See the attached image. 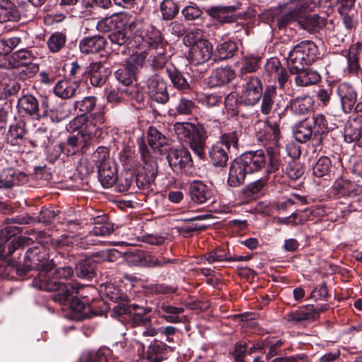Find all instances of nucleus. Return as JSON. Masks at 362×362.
<instances>
[{"label": "nucleus", "instance_id": "obj_1", "mask_svg": "<svg viewBox=\"0 0 362 362\" xmlns=\"http://www.w3.org/2000/svg\"><path fill=\"white\" fill-rule=\"evenodd\" d=\"M144 41L152 52L150 54V65L153 70H160L172 64H169L170 55L168 54L167 49L169 47L161 33L156 29L148 31L144 37Z\"/></svg>", "mask_w": 362, "mask_h": 362}, {"label": "nucleus", "instance_id": "obj_22", "mask_svg": "<svg viewBox=\"0 0 362 362\" xmlns=\"http://www.w3.org/2000/svg\"><path fill=\"white\" fill-rule=\"evenodd\" d=\"M191 199L196 204H202L209 200L212 195L209 187L202 181H194L189 187Z\"/></svg>", "mask_w": 362, "mask_h": 362}, {"label": "nucleus", "instance_id": "obj_38", "mask_svg": "<svg viewBox=\"0 0 362 362\" xmlns=\"http://www.w3.org/2000/svg\"><path fill=\"white\" fill-rule=\"evenodd\" d=\"M298 24L305 30L310 33L315 32L320 28V18L316 14L307 16L303 19L299 18Z\"/></svg>", "mask_w": 362, "mask_h": 362}, {"label": "nucleus", "instance_id": "obj_40", "mask_svg": "<svg viewBox=\"0 0 362 362\" xmlns=\"http://www.w3.org/2000/svg\"><path fill=\"white\" fill-rule=\"evenodd\" d=\"M51 136L50 132L45 126H41L37 128L33 134V143L35 146L41 147L47 146L49 143V137Z\"/></svg>", "mask_w": 362, "mask_h": 362}, {"label": "nucleus", "instance_id": "obj_19", "mask_svg": "<svg viewBox=\"0 0 362 362\" xmlns=\"http://www.w3.org/2000/svg\"><path fill=\"white\" fill-rule=\"evenodd\" d=\"M332 188L333 193L339 197L356 198L362 194V188L359 185L343 178L337 179Z\"/></svg>", "mask_w": 362, "mask_h": 362}, {"label": "nucleus", "instance_id": "obj_35", "mask_svg": "<svg viewBox=\"0 0 362 362\" xmlns=\"http://www.w3.org/2000/svg\"><path fill=\"white\" fill-rule=\"evenodd\" d=\"M147 56L148 53L145 51L140 53L132 54L129 58H127L126 61V66L132 70V72L136 74L138 70L144 66Z\"/></svg>", "mask_w": 362, "mask_h": 362}, {"label": "nucleus", "instance_id": "obj_56", "mask_svg": "<svg viewBox=\"0 0 362 362\" xmlns=\"http://www.w3.org/2000/svg\"><path fill=\"white\" fill-rule=\"evenodd\" d=\"M206 258L209 263L230 261L231 259L230 257H227L225 251L221 249H217L210 252L206 255Z\"/></svg>", "mask_w": 362, "mask_h": 362}, {"label": "nucleus", "instance_id": "obj_51", "mask_svg": "<svg viewBox=\"0 0 362 362\" xmlns=\"http://www.w3.org/2000/svg\"><path fill=\"white\" fill-rule=\"evenodd\" d=\"M71 82H69L66 80H62L58 81L54 87L53 90H57L58 89H63V90H76V89H84L86 82L83 81H73L72 83L73 85H68Z\"/></svg>", "mask_w": 362, "mask_h": 362}, {"label": "nucleus", "instance_id": "obj_61", "mask_svg": "<svg viewBox=\"0 0 362 362\" xmlns=\"http://www.w3.org/2000/svg\"><path fill=\"white\" fill-rule=\"evenodd\" d=\"M87 117L85 115H81L73 119L68 124L66 128L69 131L75 132L78 131V134L81 132V129H83L84 124H86V122L87 120Z\"/></svg>", "mask_w": 362, "mask_h": 362}, {"label": "nucleus", "instance_id": "obj_37", "mask_svg": "<svg viewBox=\"0 0 362 362\" xmlns=\"http://www.w3.org/2000/svg\"><path fill=\"white\" fill-rule=\"evenodd\" d=\"M313 103L314 100L308 95L298 97L292 103V108L297 113L304 114L312 108Z\"/></svg>", "mask_w": 362, "mask_h": 362}, {"label": "nucleus", "instance_id": "obj_2", "mask_svg": "<svg viewBox=\"0 0 362 362\" xmlns=\"http://www.w3.org/2000/svg\"><path fill=\"white\" fill-rule=\"evenodd\" d=\"M315 6L311 0H292L272 11V21L279 28L284 27L291 22H298L303 13L313 10Z\"/></svg>", "mask_w": 362, "mask_h": 362}, {"label": "nucleus", "instance_id": "obj_8", "mask_svg": "<svg viewBox=\"0 0 362 362\" xmlns=\"http://www.w3.org/2000/svg\"><path fill=\"white\" fill-rule=\"evenodd\" d=\"M46 256V252L41 246L29 248L25 256L24 265L16 267L17 274L24 275L31 269H35L38 271L45 268V267H49L52 262L49 261Z\"/></svg>", "mask_w": 362, "mask_h": 362}, {"label": "nucleus", "instance_id": "obj_28", "mask_svg": "<svg viewBox=\"0 0 362 362\" xmlns=\"http://www.w3.org/2000/svg\"><path fill=\"white\" fill-rule=\"evenodd\" d=\"M166 72L175 88L180 90L193 88L182 74L173 64L167 66Z\"/></svg>", "mask_w": 362, "mask_h": 362}, {"label": "nucleus", "instance_id": "obj_27", "mask_svg": "<svg viewBox=\"0 0 362 362\" xmlns=\"http://www.w3.org/2000/svg\"><path fill=\"white\" fill-rule=\"evenodd\" d=\"M291 74H297L295 81L298 86H308L315 84L320 80V75L314 71L308 70L303 67V70H290Z\"/></svg>", "mask_w": 362, "mask_h": 362}, {"label": "nucleus", "instance_id": "obj_42", "mask_svg": "<svg viewBox=\"0 0 362 362\" xmlns=\"http://www.w3.org/2000/svg\"><path fill=\"white\" fill-rule=\"evenodd\" d=\"M331 166V160L328 157H320L313 167V174L317 177H323L328 174Z\"/></svg>", "mask_w": 362, "mask_h": 362}, {"label": "nucleus", "instance_id": "obj_21", "mask_svg": "<svg viewBox=\"0 0 362 362\" xmlns=\"http://www.w3.org/2000/svg\"><path fill=\"white\" fill-rule=\"evenodd\" d=\"M158 312L160 317L169 323L182 322L181 315L184 313V308L170 305L168 302H162L158 304Z\"/></svg>", "mask_w": 362, "mask_h": 362}, {"label": "nucleus", "instance_id": "obj_3", "mask_svg": "<svg viewBox=\"0 0 362 362\" xmlns=\"http://www.w3.org/2000/svg\"><path fill=\"white\" fill-rule=\"evenodd\" d=\"M317 54V47L310 40L297 44L290 52L287 58L289 70H303V67L315 62Z\"/></svg>", "mask_w": 362, "mask_h": 362}, {"label": "nucleus", "instance_id": "obj_6", "mask_svg": "<svg viewBox=\"0 0 362 362\" xmlns=\"http://www.w3.org/2000/svg\"><path fill=\"white\" fill-rule=\"evenodd\" d=\"M19 232L20 228L12 225L6 226L0 230V257L2 259L6 260L17 249L33 243L31 238L25 236L14 238L8 243V240Z\"/></svg>", "mask_w": 362, "mask_h": 362}, {"label": "nucleus", "instance_id": "obj_34", "mask_svg": "<svg viewBox=\"0 0 362 362\" xmlns=\"http://www.w3.org/2000/svg\"><path fill=\"white\" fill-rule=\"evenodd\" d=\"M162 18L165 21L173 20L179 12V6L174 0H163L160 5Z\"/></svg>", "mask_w": 362, "mask_h": 362}, {"label": "nucleus", "instance_id": "obj_20", "mask_svg": "<svg viewBox=\"0 0 362 362\" xmlns=\"http://www.w3.org/2000/svg\"><path fill=\"white\" fill-rule=\"evenodd\" d=\"M173 351V348L166 345L165 343L155 340L148 346L144 356L138 362H160L163 360V355L168 350Z\"/></svg>", "mask_w": 362, "mask_h": 362}, {"label": "nucleus", "instance_id": "obj_10", "mask_svg": "<svg viewBox=\"0 0 362 362\" xmlns=\"http://www.w3.org/2000/svg\"><path fill=\"white\" fill-rule=\"evenodd\" d=\"M265 70L271 81L276 82L273 86L276 89H289L291 81L288 80L287 71L282 67L281 62L276 58H272L267 61Z\"/></svg>", "mask_w": 362, "mask_h": 362}, {"label": "nucleus", "instance_id": "obj_58", "mask_svg": "<svg viewBox=\"0 0 362 362\" xmlns=\"http://www.w3.org/2000/svg\"><path fill=\"white\" fill-rule=\"evenodd\" d=\"M148 88L151 90H167L164 80L158 75H155L148 80Z\"/></svg>", "mask_w": 362, "mask_h": 362}, {"label": "nucleus", "instance_id": "obj_32", "mask_svg": "<svg viewBox=\"0 0 362 362\" xmlns=\"http://www.w3.org/2000/svg\"><path fill=\"white\" fill-rule=\"evenodd\" d=\"M120 23H122L120 16L112 14L100 20L97 23L96 28L100 32L107 33L118 28Z\"/></svg>", "mask_w": 362, "mask_h": 362}, {"label": "nucleus", "instance_id": "obj_43", "mask_svg": "<svg viewBox=\"0 0 362 362\" xmlns=\"http://www.w3.org/2000/svg\"><path fill=\"white\" fill-rule=\"evenodd\" d=\"M19 105L29 114H33L38 110V103L37 99L30 94H27L18 100Z\"/></svg>", "mask_w": 362, "mask_h": 362}, {"label": "nucleus", "instance_id": "obj_53", "mask_svg": "<svg viewBox=\"0 0 362 362\" xmlns=\"http://www.w3.org/2000/svg\"><path fill=\"white\" fill-rule=\"evenodd\" d=\"M76 273L80 278L90 279L95 276V269L90 263L84 262L77 267Z\"/></svg>", "mask_w": 362, "mask_h": 362}, {"label": "nucleus", "instance_id": "obj_7", "mask_svg": "<svg viewBox=\"0 0 362 362\" xmlns=\"http://www.w3.org/2000/svg\"><path fill=\"white\" fill-rule=\"evenodd\" d=\"M238 142L237 132L223 134L220 140L214 144L209 151L212 164L216 167H226L228 160L230 146L238 148Z\"/></svg>", "mask_w": 362, "mask_h": 362}, {"label": "nucleus", "instance_id": "obj_23", "mask_svg": "<svg viewBox=\"0 0 362 362\" xmlns=\"http://www.w3.org/2000/svg\"><path fill=\"white\" fill-rule=\"evenodd\" d=\"M21 18L17 6L11 0H0V23L16 22Z\"/></svg>", "mask_w": 362, "mask_h": 362}, {"label": "nucleus", "instance_id": "obj_41", "mask_svg": "<svg viewBox=\"0 0 362 362\" xmlns=\"http://www.w3.org/2000/svg\"><path fill=\"white\" fill-rule=\"evenodd\" d=\"M237 50V45L233 41H227L217 47V55L220 59H226L232 57Z\"/></svg>", "mask_w": 362, "mask_h": 362}, {"label": "nucleus", "instance_id": "obj_60", "mask_svg": "<svg viewBox=\"0 0 362 362\" xmlns=\"http://www.w3.org/2000/svg\"><path fill=\"white\" fill-rule=\"evenodd\" d=\"M182 14L186 21H193L199 18L202 11L195 6H187L182 10Z\"/></svg>", "mask_w": 362, "mask_h": 362}, {"label": "nucleus", "instance_id": "obj_9", "mask_svg": "<svg viewBox=\"0 0 362 362\" xmlns=\"http://www.w3.org/2000/svg\"><path fill=\"white\" fill-rule=\"evenodd\" d=\"M34 60L35 57L32 52L25 49L12 53L8 59L11 68H23L22 73L29 78L39 71V66Z\"/></svg>", "mask_w": 362, "mask_h": 362}, {"label": "nucleus", "instance_id": "obj_13", "mask_svg": "<svg viewBox=\"0 0 362 362\" xmlns=\"http://www.w3.org/2000/svg\"><path fill=\"white\" fill-rule=\"evenodd\" d=\"M52 269L53 263L50 264L49 267H45L38 270V276L34 280L35 286L46 291H56L60 289L63 291L66 284H62L54 277Z\"/></svg>", "mask_w": 362, "mask_h": 362}, {"label": "nucleus", "instance_id": "obj_29", "mask_svg": "<svg viewBox=\"0 0 362 362\" xmlns=\"http://www.w3.org/2000/svg\"><path fill=\"white\" fill-rule=\"evenodd\" d=\"M295 139L300 142L308 141L313 135L312 122L308 119H305L297 124L293 130Z\"/></svg>", "mask_w": 362, "mask_h": 362}, {"label": "nucleus", "instance_id": "obj_31", "mask_svg": "<svg viewBox=\"0 0 362 362\" xmlns=\"http://www.w3.org/2000/svg\"><path fill=\"white\" fill-rule=\"evenodd\" d=\"M21 177H25V175L16 173L11 168L4 170L0 174V189L10 188L15 185H18V180Z\"/></svg>", "mask_w": 362, "mask_h": 362}, {"label": "nucleus", "instance_id": "obj_63", "mask_svg": "<svg viewBox=\"0 0 362 362\" xmlns=\"http://www.w3.org/2000/svg\"><path fill=\"white\" fill-rule=\"evenodd\" d=\"M216 71L223 86L229 83L232 79L235 78V73L230 68L221 67L220 69H217Z\"/></svg>", "mask_w": 362, "mask_h": 362}, {"label": "nucleus", "instance_id": "obj_24", "mask_svg": "<svg viewBox=\"0 0 362 362\" xmlns=\"http://www.w3.org/2000/svg\"><path fill=\"white\" fill-rule=\"evenodd\" d=\"M238 8L235 6H217L210 7L206 10V13L214 18H216L221 23H230L235 21L232 14Z\"/></svg>", "mask_w": 362, "mask_h": 362}, {"label": "nucleus", "instance_id": "obj_14", "mask_svg": "<svg viewBox=\"0 0 362 362\" xmlns=\"http://www.w3.org/2000/svg\"><path fill=\"white\" fill-rule=\"evenodd\" d=\"M167 158L170 166L175 172L192 165L191 154L185 148H170Z\"/></svg>", "mask_w": 362, "mask_h": 362}, {"label": "nucleus", "instance_id": "obj_36", "mask_svg": "<svg viewBox=\"0 0 362 362\" xmlns=\"http://www.w3.org/2000/svg\"><path fill=\"white\" fill-rule=\"evenodd\" d=\"M66 36L65 34L59 32L52 33L47 40L49 49L56 53L59 52L65 45Z\"/></svg>", "mask_w": 362, "mask_h": 362}, {"label": "nucleus", "instance_id": "obj_64", "mask_svg": "<svg viewBox=\"0 0 362 362\" xmlns=\"http://www.w3.org/2000/svg\"><path fill=\"white\" fill-rule=\"evenodd\" d=\"M58 245L59 246H68V245H79L83 247V242L80 241L79 238L69 235H62L61 238L58 240Z\"/></svg>", "mask_w": 362, "mask_h": 362}, {"label": "nucleus", "instance_id": "obj_62", "mask_svg": "<svg viewBox=\"0 0 362 362\" xmlns=\"http://www.w3.org/2000/svg\"><path fill=\"white\" fill-rule=\"evenodd\" d=\"M54 277L59 281L62 279H66L71 277L74 274V270L70 267H60L52 269Z\"/></svg>", "mask_w": 362, "mask_h": 362}, {"label": "nucleus", "instance_id": "obj_16", "mask_svg": "<svg viewBox=\"0 0 362 362\" xmlns=\"http://www.w3.org/2000/svg\"><path fill=\"white\" fill-rule=\"evenodd\" d=\"M129 324L138 337H155L158 334V329L152 326L151 317L149 316H132Z\"/></svg>", "mask_w": 362, "mask_h": 362}, {"label": "nucleus", "instance_id": "obj_46", "mask_svg": "<svg viewBox=\"0 0 362 362\" xmlns=\"http://www.w3.org/2000/svg\"><path fill=\"white\" fill-rule=\"evenodd\" d=\"M313 317V314L304 310H298L288 313L285 317L288 322L298 323L309 320Z\"/></svg>", "mask_w": 362, "mask_h": 362}, {"label": "nucleus", "instance_id": "obj_11", "mask_svg": "<svg viewBox=\"0 0 362 362\" xmlns=\"http://www.w3.org/2000/svg\"><path fill=\"white\" fill-rule=\"evenodd\" d=\"M128 262L138 267H163L168 264L173 263L174 260L163 257H158L142 252H132L127 255Z\"/></svg>", "mask_w": 362, "mask_h": 362}, {"label": "nucleus", "instance_id": "obj_30", "mask_svg": "<svg viewBox=\"0 0 362 362\" xmlns=\"http://www.w3.org/2000/svg\"><path fill=\"white\" fill-rule=\"evenodd\" d=\"M95 226L89 232L88 236H107L113 232L112 223L105 221V217L98 216L95 219Z\"/></svg>", "mask_w": 362, "mask_h": 362}, {"label": "nucleus", "instance_id": "obj_26", "mask_svg": "<svg viewBox=\"0 0 362 362\" xmlns=\"http://www.w3.org/2000/svg\"><path fill=\"white\" fill-rule=\"evenodd\" d=\"M157 175V165L156 162H151L150 166H144L136 177V182L139 188L148 187L155 180Z\"/></svg>", "mask_w": 362, "mask_h": 362}, {"label": "nucleus", "instance_id": "obj_52", "mask_svg": "<svg viewBox=\"0 0 362 362\" xmlns=\"http://www.w3.org/2000/svg\"><path fill=\"white\" fill-rule=\"evenodd\" d=\"M81 362H107V357L102 350L84 352Z\"/></svg>", "mask_w": 362, "mask_h": 362}, {"label": "nucleus", "instance_id": "obj_18", "mask_svg": "<svg viewBox=\"0 0 362 362\" xmlns=\"http://www.w3.org/2000/svg\"><path fill=\"white\" fill-rule=\"evenodd\" d=\"M98 177L103 187H111L117 180L116 163L114 160H108L102 165H98Z\"/></svg>", "mask_w": 362, "mask_h": 362}, {"label": "nucleus", "instance_id": "obj_33", "mask_svg": "<svg viewBox=\"0 0 362 362\" xmlns=\"http://www.w3.org/2000/svg\"><path fill=\"white\" fill-rule=\"evenodd\" d=\"M148 142L153 150H158L167 144L168 139L156 128L150 127L148 131Z\"/></svg>", "mask_w": 362, "mask_h": 362}, {"label": "nucleus", "instance_id": "obj_50", "mask_svg": "<svg viewBox=\"0 0 362 362\" xmlns=\"http://www.w3.org/2000/svg\"><path fill=\"white\" fill-rule=\"evenodd\" d=\"M98 128L99 127H96V124L94 123L93 121L87 119L86 124H84L83 129H81L79 135L83 139V141L86 142L95 136Z\"/></svg>", "mask_w": 362, "mask_h": 362}, {"label": "nucleus", "instance_id": "obj_45", "mask_svg": "<svg viewBox=\"0 0 362 362\" xmlns=\"http://www.w3.org/2000/svg\"><path fill=\"white\" fill-rule=\"evenodd\" d=\"M197 98L199 103L208 107L216 105L221 99V96L212 92H198Z\"/></svg>", "mask_w": 362, "mask_h": 362}, {"label": "nucleus", "instance_id": "obj_57", "mask_svg": "<svg viewBox=\"0 0 362 362\" xmlns=\"http://www.w3.org/2000/svg\"><path fill=\"white\" fill-rule=\"evenodd\" d=\"M286 173L290 179L296 180L303 174V170L299 163L292 162L286 167Z\"/></svg>", "mask_w": 362, "mask_h": 362}, {"label": "nucleus", "instance_id": "obj_15", "mask_svg": "<svg viewBox=\"0 0 362 362\" xmlns=\"http://www.w3.org/2000/svg\"><path fill=\"white\" fill-rule=\"evenodd\" d=\"M212 46L206 40L194 42L190 49V57L194 66L204 65L211 57Z\"/></svg>", "mask_w": 362, "mask_h": 362}, {"label": "nucleus", "instance_id": "obj_39", "mask_svg": "<svg viewBox=\"0 0 362 362\" xmlns=\"http://www.w3.org/2000/svg\"><path fill=\"white\" fill-rule=\"evenodd\" d=\"M25 133V123L23 121L17 122L10 126L8 133V140L12 145L17 144L18 139H23Z\"/></svg>", "mask_w": 362, "mask_h": 362}, {"label": "nucleus", "instance_id": "obj_4", "mask_svg": "<svg viewBox=\"0 0 362 362\" xmlns=\"http://www.w3.org/2000/svg\"><path fill=\"white\" fill-rule=\"evenodd\" d=\"M86 287L77 283L69 284L64 286V289L59 293V300L62 302L70 301V308L78 320L90 317L96 315L95 313L90 311V307L82 302L77 296L83 297L81 291Z\"/></svg>", "mask_w": 362, "mask_h": 362}, {"label": "nucleus", "instance_id": "obj_5", "mask_svg": "<svg viewBox=\"0 0 362 362\" xmlns=\"http://www.w3.org/2000/svg\"><path fill=\"white\" fill-rule=\"evenodd\" d=\"M174 131L177 138L188 143L191 149L202 159L205 156V140L196 126L189 122H176Z\"/></svg>", "mask_w": 362, "mask_h": 362}, {"label": "nucleus", "instance_id": "obj_59", "mask_svg": "<svg viewBox=\"0 0 362 362\" xmlns=\"http://www.w3.org/2000/svg\"><path fill=\"white\" fill-rule=\"evenodd\" d=\"M106 293L113 302L128 301V297L117 288L109 286L106 288Z\"/></svg>", "mask_w": 362, "mask_h": 362}, {"label": "nucleus", "instance_id": "obj_17", "mask_svg": "<svg viewBox=\"0 0 362 362\" xmlns=\"http://www.w3.org/2000/svg\"><path fill=\"white\" fill-rule=\"evenodd\" d=\"M269 162L271 170L278 169V163L268 152L263 149L250 150V173L252 171H258L264 168Z\"/></svg>", "mask_w": 362, "mask_h": 362}, {"label": "nucleus", "instance_id": "obj_54", "mask_svg": "<svg viewBox=\"0 0 362 362\" xmlns=\"http://www.w3.org/2000/svg\"><path fill=\"white\" fill-rule=\"evenodd\" d=\"M95 105V98L93 96L86 97L82 100L76 101L74 104L75 107L79 109L82 112L91 111Z\"/></svg>", "mask_w": 362, "mask_h": 362}, {"label": "nucleus", "instance_id": "obj_25", "mask_svg": "<svg viewBox=\"0 0 362 362\" xmlns=\"http://www.w3.org/2000/svg\"><path fill=\"white\" fill-rule=\"evenodd\" d=\"M106 45L105 37L94 35L83 39L79 44L80 50L84 54L97 53L103 50Z\"/></svg>", "mask_w": 362, "mask_h": 362}, {"label": "nucleus", "instance_id": "obj_49", "mask_svg": "<svg viewBox=\"0 0 362 362\" xmlns=\"http://www.w3.org/2000/svg\"><path fill=\"white\" fill-rule=\"evenodd\" d=\"M91 159L97 166L102 165L108 160H112L110 158L108 148L104 146H99L92 154Z\"/></svg>", "mask_w": 362, "mask_h": 362}, {"label": "nucleus", "instance_id": "obj_44", "mask_svg": "<svg viewBox=\"0 0 362 362\" xmlns=\"http://www.w3.org/2000/svg\"><path fill=\"white\" fill-rule=\"evenodd\" d=\"M342 108L345 112H350L356 103V92H338Z\"/></svg>", "mask_w": 362, "mask_h": 362}, {"label": "nucleus", "instance_id": "obj_48", "mask_svg": "<svg viewBox=\"0 0 362 362\" xmlns=\"http://www.w3.org/2000/svg\"><path fill=\"white\" fill-rule=\"evenodd\" d=\"M25 83L23 81H18L16 79L4 78L0 81V90H25Z\"/></svg>", "mask_w": 362, "mask_h": 362}, {"label": "nucleus", "instance_id": "obj_47", "mask_svg": "<svg viewBox=\"0 0 362 362\" xmlns=\"http://www.w3.org/2000/svg\"><path fill=\"white\" fill-rule=\"evenodd\" d=\"M116 78L123 85L127 86L131 85L136 80V74L132 72L128 67L119 69L115 72Z\"/></svg>", "mask_w": 362, "mask_h": 362}, {"label": "nucleus", "instance_id": "obj_12", "mask_svg": "<svg viewBox=\"0 0 362 362\" xmlns=\"http://www.w3.org/2000/svg\"><path fill=\"white\" fill-rule=\"evenodd\" d=\"M247 153H243L231 163L228 182L231 187H238L243 183L247 174L249 166Z\"/></svg>", "mask_w": 362, "mask_h": 362}, {"label": "nucleus", "instance_id": "obj_55", "mask_svg": "<svg viewBox=\"0 0 362 362\" xmlns=\"http://www.w3.org/2000/svg\"><path fill=\"white\" fill-rule=\"evenodd\" d=\"M133 180L134 177L131 173H126L119 177H117V187L118 190L119 192L127 191L132 186Z\"/></svg>", "mask_w": 362, "mask_h": 362}]
</instances>
